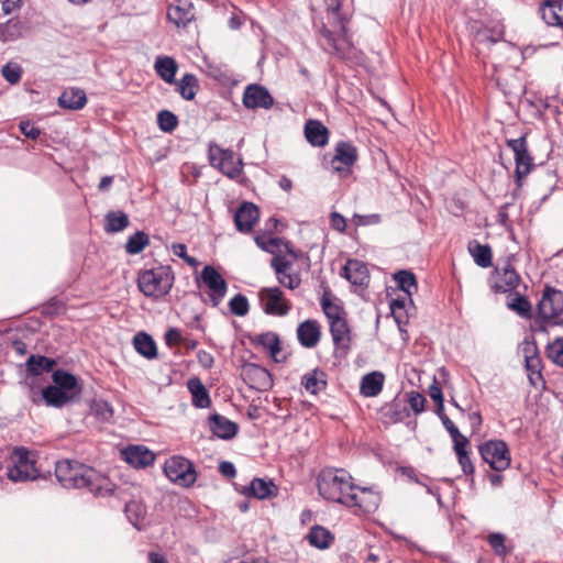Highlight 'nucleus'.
<instances>
[{"label":"nucleus","instance_id":"55","mask_svg":"<svg viewBox=\"0 0 563 563\" xmlns=\"http://www.w3.org/2000/svg\"><path fill=\"white\" fill-rule=\"evenodd\" d=\"M440 419L445 428V430L450 433L453 443L455 444V441L461 442L462 440L467 439L464 437L457 429V427L454 424V422L443 413V411H438Z\"/></svg>","mask_w":563,"mask_h":563},{"label":"nucleus","instance_id":"20","mask_svg":"<svg viewBox=\"0 0 563 563\" xmlns=\"http://www.w3.org/2000/svg\"><path fill=\"white\" fill-rule=\"evenodd\" d=\"M297 339L301 346L313 349L321 339V329L317 320H305L297 328Z\"/></svg>","mask_w":563,"mask_h":563},{"label":"nucleus","instance_id":"53","mask_svg":"<svg viewBox=\"0 0 563 563\" xmlns=\"http://www.w3.org/2000/svg\"><path fill=\"white\" fill-rule=\"evenodd\" d=\"M157 123L162 131L169 133L176 129L178 119L173 112L168 110H162L157 114Z\"/></svg>","mask_w":563,"mask_h":563},{"label":"nucleus","instance_id":"43","mask_svg":"<svg viewBox=\"0 0 563 563\" xmlns=\"http://www.w3.org/2000/svg\"><path fill=\"white\" fill-rule=\"evenodd\" d=\"M468 445V439L462 440L461 442L455 441L454 451L463 473L465 475H473L475 468L470 457V452L467 451Z\"/></svg>","mask_w":563,"mask_h":563},{"label":"nucleus","instance_id":"32","mask_svg":"<svg viewBox=\"0 0 563 563\" xmlns=\"http://www.w3.org/2000/svg\"><path fill=\"white\" fill-rule=\"evenodd\" d=\"M301 385L309 394L317 395L327 388V374L320 368H314L302 376Z\"/></svg>","mask_w":563,"mask_h":563},{"label":"nucleus","instance_id":"57","mask_svg":"<svg viewBox=\"0 0 563 563\" xmlns=\"http://www.w3.org/2000/svg\"><path fill=\"white\" fill-rule=\"evenodd\" d=\"M172 252L174 255L183 258L191 267H197L199 265L197 258L187 254V246L183 243L172 244Z\"/></svg>","mask_w":563,"mask_h":563},{"label":"nucleus","instance_id":"22","mask_svg":"<svg viewBox=\"0 0 563 563\" xmlns=\"http://www.w3.org/2000/svg\"><path fill=\"white\" fill-rule=\"evenodd\" d=\"M168 20L177 26H186L194 18V5L189 0H176L168 7Z\"/></svg>","mask_w":563,"mask_h":563},{"label":"nucleus","instance_id":"29","mask_svg":"<svg viewBox=\"0 0 563 563\" xmlns=\"http://www.w3.org/2000/svg\"><path fill=\"white\" fill-rule=\"evenodd\" d=\"M305 136L312 146L323 147L329 142V130L318 120H308Z\"/></svg>","mask_w":563,"mask_h":563},{"label":"nucleus","instance_id":"17","mask_svg":"<svg viewBox=\"0 0 563 563\" xmlns=\"http://www.w3.org/2000/svg\"><path fill=\"white\" fill-rule=\"evenodd\" d=\"M523 356L529 380L534 387H538L540 384H543L544 380L542 377V361L537 345L534 343H526Z\"/></svg>","mask_w":563,"mask_h":563},{"label":"nucleus","instance_id":"62","mask_svg":"<svg viewBox=\"0 0 563 563\" xmlns=\"http://www.w3.org/2000/svg\"><path fill=\"white\" fill-rule=\"evenodd\" d=\"M353 220L356 225L377 224L380 222V216L377 213L366 216L354 214Z\"/></svg>","mask_w":563,"mask_h":563},{"label":"nucleus","instance_id":"21","mask_svg":"<svg viewBox=\"0 0 563 563\" xmlns=\"http://www.w3.org/2000/svg\"><path fill=\"white\" fill-rule=\"evenodd\" d=\"M260 218L257 207L252 202H243L234 214L236 229L242 233L250 232Z\"/></svg>","mask_w":563,"mask_h":563},{"label":"nucleus","instance_id":"16","mask_svg":"<svg viewBox=\"0 0 563 563\" xmlns=\"http://www.w3.org/2000/svg\"><path fill=\"white\" fill-rule=\"evenodd\" d=\"M538 312L543 321H550L560 316L563 312V292L549 286L545 287L538 303Z\"/></svg>","mask_w":563,"mask_h":563},{"label":"nucleus","instance_id":"34","mask_svg":"<svg viewBox=\"0 0 563 563\" xmlns=\"http://www.w3.org/2000/svg\"><path fill=\"white\" fill-rule=\"evenodd\" d=\"M187 388L192 397V405L196 408H209L211 405V399L209 393L201 379L198 377H192L187 382Z\"/></svg>","mask_w":563,"mask_h":563},{"label":"nucleus","instance_id":"2","mask_svg":"<svg viewBox=\"0 0 563 563\" xmlns=\"http://www.w3.org/2000/svg\"><path fill=\"white\" fill-rule=\"evenodd\" d=\"M347 1L349 0H324L329 15L340 27V34L334 35L323 25L318 36L319 44L324 51L335 54L343 59L354 56V47L347 36L345 27L347 21L346 13L342 11Z\"/></svg>","mask_w":563,"mask_h":563},{"label":"nucleus","instance_id":"58","mask_svg":"<svg viewBox=\"0 0 563 563\" xmlns=\"http://www.w3.org/2000/svg\"><path fill=\"white\" fill-rule=\"evenodd\" d=\"M277 280L280 285L287 287L290 290L298 288L301 284L300 275L298 273H290V271L284 273L283 277L282 275L278 276Z\"/></svg>","mask_w":563,"mask_h":563},{"label":"nucleus","instance_id":"30","mask_svg":"<svg viewBox=\"0 0 563 563\" xmlns=\"http://www.w3.org/2000/svg\"><path fill=\"white\" fill-rule=\"evenodd\" d=\"M87 103V97L82 89L69 88L58 97V106L63 109L79 110Z\"/></svg>","mask_w":563,"mask_h":563},{"label":"nucleus","instance_id":"59","mask_svg":"<svg viewBox=\"0 0 563 563\" xmlns=\"http://www.w3.org/2000/svg\"><path fill=\"white\" fill-rule=\"evenodd\" d=\"M488 543L497 555L506 554L505 537L501 533L495 532L488 536Z\"/></svg>","mask_w":563,"mask_h":563},{"label":"nucleus","instance_id":"5","mask_svg":"<svg viewBox=\"0 0 563 563\" xmlns=\"http://www.w3.org/2000/svg\"><path fill=\"white\" fill-rule=\"evenodd\" d=\"M208 159L212 167L219 169L230 179L242 183L243 161L232 150L222 148L214 142L208 146Z\"/></svg>","mask_w":563,"mask_h":563},{"label":"nucleus","instance_id":"18","mask_svg":"<svg viewBox=\"0 0 563 563\" xmlns=\"http://www.w3.org/2000/svg\"><path fill=\"white\" fill-rule=\"evenodd\" d=\"M243 104L247 109H269L274 104V99L265 87L252 84L244 90Z\"/></svg>","mask_w":563,"mask_h":563},{"label":"nucleus","instance_id":"52","mask_svg":"<svg viewBox=\"0 0 563 563\" xmlns=\"http://www.w3.org/2000/svg\"><path fill=\"white\" fill-rule=\"evenodd\" d=\"M547 354L554 364L563 367V336L548 344Z\"/></svg>","mask_w":563,"mask_h":563},{"label":"nucleus","instance_id":"25","mask_svg":"<svg viewBox=\"0 0 563 563\" xmlns=\"http://www.w3.org/2000/svg\"><path fill=\"white\" fill-rule=\"evenodd\" d=\"M210 430L219 439L229 440L236 435L239 427L224 416L213 413L209 418Z\"/></svg>","mask_w":563,"mask_h":563},{"label":"nucleus","instance_id":"50","mask_svg":"<svg viewBox=\"0 0 563 563\" xmlns=\"http://www.w3.org/2000/svg\"><path fill=\"white\" fill-rule=\"evenodd\" d=\"M382 413L387 422L396 423L407 416V410L400 402L391 401L382 408Z\"/></svg>","mask_w":563,"mask_h":563},{"label":"nucleus","instance_id":"6","mask_svg":"<svg viewBox=\"0 0 563 563\" xmlns=\"http://www.w3.org/2000/svg\"><path fill=\"white\" fill-rule=\"evenodd\" d=\"M163 470L166 477L180 487H191L197 481L194 463L181 455H173L167 459Z\"/></svg>","mask_w":563,"mask_h":563},{"label":"nucleus","instance_id":"24","mask_svg":"<svg viewBox=\"0 0 563 563\" xmlns=\"http://www.w3.org/2000/svg\"><path fill=\"white\" fill-rule=\"evenodd\" d=\"M54 385L60 388L65 394L75 400L81 394V386L77 377L66 371L57 369L52 375Z\"/></svg>","mask_w":563,"mask_h":563},{"label":"nucleus","instance_id":"23","mask_svg":"<svg viewBox=\"0 0 563 563\" xmlns=\"http://www.w3.org/2000/svg\"><path fill=\"white\" fill-rule=\"evenodd\" d=\"M241 493L247 497L266 499L275 497L278 493V488L272 479L256 477L251 481L249 486L243 487Z\"/></svg>","mask_w":563,"mask_h":563},{"label":"nucleus","instance_id":"4","mask_svg":"<svg viewBox=\"0 0 563 563\" xmlns=\"http://www.w3.org/2000/svg\"><path fill=\"white\" fill-rule=\"evenodd\" d=\"M174 279L172 268L162 265L140 272L137 287L144 296L158 299L170 291Z\"/></svg>","mask_w":563,"mask_h":563},{"label":"nucleus","instance_id":"19","mask_svg":"<svg viewBox=\"0 0 563 563\" xmlns=\"http://www.w3.org/2000/svg\"><path fill=\"white\" fill-rule=\"evenodd\" d=\"M122 459L135 468H144L152 465L155 454L143 445H130L121 451Z\"/></svg>","mask_w":563,"mask_h":563},{"label":"nucleus","instance_id":"13","mask_svg":"<svg viewBox=\"0 0 563 563\" xmlns=\"http://www.w3.org/2000/svg\"><path fill=\"white\" fill-rule=\"evenodd\" d=\"M520 276L514 266L506 262L503 266L498 265L492 277L490 285L495 292H509L516 289L520 284Z\"/></svg>","mask_w":563,"mask_h":563},{"label":"nucleus","instance_id":"40","mask_svg":"<svg viewBox=\"0 0 563 563\" xmlns=\"http://www.w3.org/2000/svg\"><path fill=\"white\" fill-rule=\"evenodd\" d=\"M146 512V506L141 500H131L125 505L126 517L137 530L143 529Z\"/></svg>","mask_w":563,"mask_h":563},{"label":"nucleus","instance_id":"54","mask_svg":"<svg viewBox=\"0 0 563 563\" xmlns=\"http://www.w3.org/2000/svg\"><path fill=\"white\" fill-rule=\"evenodd\" d=\"M22 71V67L13 62L7 63L1 69L2 76L11 85H15L21 80Z\"/></svg>","mask_w":563,"mask_h":563},{"label":"nucleus","instance_id":"48","mask_svg":"<svg viewBox=\"0 0 563 563\" xmlns=\"http://www.w3.org/2000/svg\"><path fill=\"white\" fill-rule=\"evenodd\" d=\"M507 306L521 318L531 317V303L525 296L520 295L519 292H514L509 296Z\"/></svg>","mask_w":563,"mask_h":563},{"label":"nucleus","instance_id":"31","mask_svg":"<svg viewBox=\"0 0 563 563\" xmlns=\"http://www.w3.org/2000/svg\"><path fill=\"white\" fill-rule=\"evenodd\" d=\"M385 376L380 372H372L364 375L360 384V393L365 397H376L380 394Z\"/></svg>","mask_w":563,"mask_h":563},{"label":"nucleus","instance_id":"14","mask_svg":"<svg viewBox=\"0 0 563 563\" xmlns=\"http://www.w3.org/2000/svg\"><path fill=\"white\" fill-rule=\"evenodd\" d=\"M201 280L209 288V299L212 307H218L227 295L228 284L221 274L211 265L203 267Z\"/></svg>","mask_w":563,"mask_h":563},{"label":"nucleus","instance_id":"49","mask_svg":"<svg viewBox=\"0 0 563 563\" xmlns=\"http://www.w3.org/2000/svg\"><path fill=\"white\" fill-rule=\"evenodd\" d=\"M150 244L148 235L143 231H136L129 238L125 244V251L130 255L141 253Z\"/></svg>","mask_w":563,"mask_h":563},{"label":"nucleus","instance_id":"11","mask_svg":"<svg viewBox=\"0 0 563 563\" xmlns=\"http://www.w3.org/2000/svg\"><path fill=\"white\" fill-rule=\"evenodd\" d=\"M507 146L511 148L516 162V181L518 187L521 186V179L526 177L533 167V157L528 151L527 136L507 140Z\"/></svg>","mask_w":563,"mask_h":563},{"label":"nucleus","instance_id":"15","mask_svg":"<svg viewBox=\"0 0 563 563\" xmlns=\"http://www.w3.org/2000/svg\"><path fill=\"white\" fill-rule=\"evenodd\" d=\"M243 380L258 391H266L273 387V377L263 366L254 363H245L241 369Z\"/></svg>","mask_w":563,"mask_h":563},{"label":"nucleus","instance_id":"26","mask_svg":"<svg viewBox=\"0 0 563 563\" xmlns=\"http://www.w3.org/2000/svg\"><path fill=\"white\" fill-rule=\"evenodd\" d=\"M342 276L355 286H366L369 282L367 266L363 262L356 260L347 261L343 267Z\"/></svg>","mask_w":563,"mask_h":563},{"label":"nucleus","instance_id":"41","mask_svg":"<svg viewBox=\"0 0 563 563\" xmlns=\"http://www.w3.org/2000/svg\"><path fill=\"white\" fill-rule=\"evenodd\" d=\"M468 252L476 265L487 268L493 264L492 250L487 244H479L476 241L470 242Z\"/></svg>","mask_w":563,"mask_h":563},{"label":"nucleus","instance_id":"7","mask_svg":"<svg viewBox=\"0 0 563 563\" xmlns=\"http://www.w3.org/2000/svg\"><path fill=\"white\" fill-rule=\"evenodd\" d=\"M380 501V494L374 487L354 485L352 492L345 497L343 505L354 509L355 515H369L378 509Z\"/></svg>","mask_w":563,"mask_h":563},{"label":"nucleus","instance_id":"46","mask_svg":"<svg viewBox=\"0 0 563 563\" xmlns=\"http://www.w3.org/2000/svg\"><path fill=\"white\" fill-rule=\"evenodd\" d=\"M104 230L115 233L123 231L129 224V217L123 211H111L106 214Z\"/></svg>","mask_w":563,"mask_h":563},{"label":"nucleus","instance_id":"1","mask_svg":"<svg viewBox=\"0 0 563 563\" xmlns=\"http://www.w3.org/2000/svg\"><path fill=\"white\" fill-rule=\"evenodd\" d=\"M55 476L65 488L87 489L100 496L112 492L108 477L99 474L95 468L70 460L56 462Z\"/></svg>","mask_w":563,"mask_h":563},{"label":"nucleus","instance_id":"56","mask_svg":"<svg viewBox=\"0 0 563 563\" xmlns=\"http://www.w3.org/2000/svg\"><path fill=\"white\" fill-rule=\"evenodd\" d=\"M271 266L274 269L276 277L283 276L284 273H287L291 269L292 263L288 261L285 256H274L271 261Z\"/></svg>","mask_w":563,"mask_h":563},{"label":"nucleus","instance_id":"12","mask_svg":"<svg viewBox=\"0 0 563 563\" xmlns=\"http://www.w3.org/2000/svg\"><path fill=\"white\" fill-rule=\"evenodd\" d=\"M357 157V148L351 142L341 141L335 145L334 156L330 162L331 168L335 173L347 175Z\"/></svg>","mask_w":563,"mask_h":563},{"label":"nucleus","instance_id":"61","mask_svg":"<svg viewBox=\"0 0 563 563\" xmlns=\"http://www.w3.org/2000/svg\"><path fill=\"white\" fill-rule=\"evenodd\" d=\"M255 242L262 250H264L268 253H275V251L279 244V239H277V238L264 239L262 236H256Z\"/></svg>","mask_w":563,"mask_h":563},{"label":"nucleus","instance_id":"38","mask_svg":"<svg viewBox=\"0 0 563 563\" xmlns=\"http://www.w3.org/2000/svg\"><path fill=\"white\" fill-rule=\"evenodd\" d=\"M252 343L262 346L266 350L269 355L275 360L279 361L278 355L282 351L280 341L276 333L274 332H265L257 334L254 339H252Z\"/></svg>","mask_w":563,"mask_h":563},{"label":"nucleus","instance_id":"9","mask_svg":"<svg viewBox=\"0 0 563 563\" xmlns=\"http://www.w3.org/2000/svg\"><path fill=\"white\" fill-rule=\"evenodd\" d=\"M484 462L496 472H503L510 466L511 456L508 445L503 440H488L478 446Z\"/></svg>","mask_w":563,"mask_h":563},{"label":"nucleus","instance_id":"44","mask_svg":"<svg viewBox=\"0 0 563 563\" xmlns=\"http://www.w3.org/2000/svg\"><path fill=\"white\" fill-rule=\"evenodd\" d=\"M407 305H410V303L408 301V296H406V295L404 298L393 299L389 305L391 314H393L396 323L398 324L400 332H402V333H406L404 327L408 322V316H407V311H406Z\"/></svg>","mask_w":563,"mask_h":563},{"label":"nucleus","instance_id":"45","mask_svg":"<svg viewBox=\"0 0 563 563\" xmlns=\"http://www.w3.org/2000/svg\"><path fill=\"white\" fill-rule=\"evenodd\" d=\"M177 91L185 100H192L198 91L199 82L195 75L185 74L179 81H175Z\"/></svg>","mask_w":563,"mask_h":563},{"label":"nucleus","instance_id":"36","mask_svg":"<svg viewBox=\"0 0 563 563\" xmlns=\"http://www.w3.org/2000/svg\"><path fill=\"white\" fill-rule=\"evenodd\" d=\"M320 305L329 323H331L333 320H340L346 316L340 300L332 298L331 294L328 291L323 294Z\"/></svg>","mask_w":563,"mask_h":563},{"label":"nucleus","instance_id":"8","mask_svg":"<svg viewBox=\"0 0 563 563\" xmlns=\"http://www.w3.org/2000/svg\"><path fill=\"white\" fill-rule=\"evenodd\" d=\"M7 475L12 482H27L37 478L35 462L25 448H15L10 455Z\"/></svg>","mask_w":563,"mask_h":563},{"label":"nucleus","instance_id":"3","mask_svg":"<svg viewBox=\"0 0 563 563\" xmlns=\"http://www.w3.org/2000/svg\"><path fill=\"white\" fill-rule=\"evenodd\" d=\"M319 494L327 500L342 504L354 487L352 476L344 470L325 468L317 478Z\"/></svg>","mask_w":563,"mask_h":563},{"label":"nucleus","instance_id":"39","mask_svg":"<svg viewBox=\"0 0 563 563\" xmlns=\"http://www.w3.org/2000/svg\"><path fill=\"white\" fill-rule=\"evenodd\" d=\"M394 279L397 283L400 290L408 296L410 305L413 303L411 296L417 291V279L413 273L410 271L401 269L394 274Z\"/></svg>","mask_w":563,"mask_h":563},{"label":"nucleus","instance_id":"10","mask_svg":"<svg viewBox=\"0 0 563 563\" xmlns=\"http://www.w3.org/2000/svg\"><path fill=\"white\" fill-rule=\"evenodd\" d=\"M258 299L266 314L284 317L291 309L290 301L284 297L283 290L277 286L260 289Z\"/></svg>","mask_w":563,"mask_h":563},{"label":"nucleus","instance_id":"47","mask_svg":"<svg viewBox=\"0 0 563 563\" xmlns=\"http://www.w3.org/2000/svg\"><path fill=\"white\" fill-rule=\"evenodd\" d=\"M55 366V361L42 355H31L26 361V371L32 375H41L49 372Z\"/></svg>","mask_w":563,"mask_h":563},{"label":"nucleus","instance_id":"33","mask_svg":"<svg viewBox=\"0 0 563 563\" xmlns=\"http://www.w3.org/2000/svg\"><path fill=\"white\" fill-rule=\"evenodd\" d=\"M306 539L311 547L324 550L332 545L334 536L327 528L316 525L310 528Z\"/></svg>","mask_w":563,"mask_h":563},{"label":"nucleus","instance_id":"42","mask_svg":"<svg viewBox=\"0 0 563 563\" xmlns=\"http://www.w3.org/2000/svg\"><path fill=\"white\" fill-rule=\"evenodd\" d=\"M42 397L47 406L62 408L73 399L56 385L47 386L42 391Z\"/></svg>","mask_w":563,"mask_h":563},{"label":"nucleus","instance_id":"51","mask_svg":"<svg viewBox=\"0 0 563 563\" xmlns=\"http://www.w3.org/2000/svg\"><path fill=\"white\" fill-rule=\"evenodd\" d=\"M229 309L232 314L244 317L249 313L250 305L247 298L242 294H236L229 301Z\"/></svg>","mask_w":563,"mask_h":563},{"label":"nucleus","instance_id":"60","mask_svg":"<svg viewBox=\"0 0 563 563\" xmlns=\"http://www.w3.org/2000/svg\"><path fill=\"white\" fill-rule=\"evenodd\" d=\"M408 402L415 413H420L424 410L426 398L418 391L409 393Z\"/></svg>","mask_w":563,"mask_h":563},{"label":"nucleus","instance_id":"27","mask_svg":"<svg viewBox=\"0 0 563 563\" xmlns=\"http://www.w3.org/2000/svg\"><path fill=\"white\" fill-rule=\"evenodd\" d=\"M539 11L548 25L563 29V0H545Z\"/></svg>","mask_w":563,"mask_h":563},{"label":"nucleus","instance_id":"64","mask_svg":"<svg viewBox=\"0 0 563 563\" xmlns=\"http://www.w3.org/2000/svg\"><path fill=\"white\" fill-rule=\"evenodd\" d=\"M20 130L26 137L31 140H36L41 134L40 129L30 122H21Z\"/></svg>","mask_w":563,"mask_h":563},{"label":"nucleus","instance_id":"63","mask_svg":"<svg viewBox=\"0 0 563 563\" xmlns=\"http://www.w3.org/2000/svg\"><path fill=\"white\" fill-rule=\"evenodd\" d=\"M429 395L438 404V411H443V394L441 387L434 383L429 388Z\"/></svg>","mask_w":563,"mask_h":563},{"label":"nucleus","instance_id":"28","mask_svg":"<svg viewBox=\"0 0 563 563\" xmlns=\"http://www.w3.org/2000/svg\"><path fill=\"white\" fill-rule=\"evenodd\" d=\"M329 325L333 344L338 349L347 351L351 344V330L346 318L344 317L340 320H333Z\"/></svg>","mask_w":563,"mask_h":563},{"label":"nucleus","instance_id":"35","mask_svg":"<svg viewBox=\"0 0 563 563\" xmlns=\"http://www.w3.org/2000/svg\"><path fill=\"white\" fill-rule=\"evenodd\" d=\"M154 69L158 77L167 84L175 82V76L178 70V65L173 57L157 56L154 63Z\"/></svg>","mask_w":563,"mask_h":563},{"label":"nucleus","instance_id":"37","mask_svg":"<svg viewBox=\"0 0 563 563\" xmlns=\"http://www.w3.org/2000/svg\"><path fill=\"white\" fill-rule=\"evenodd\" d=\"M133 345L139 354L148 360L157 356L156 343L153 338L145 332H139L134 335Z\"/></svg>","mask_w":563,"mask_h":563}]
</instances>
